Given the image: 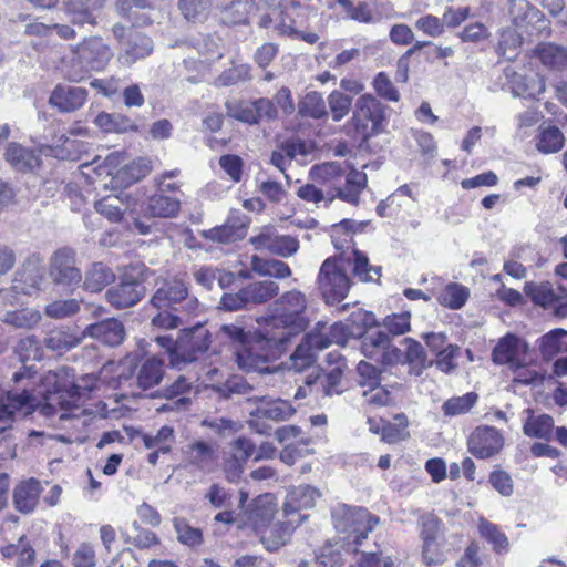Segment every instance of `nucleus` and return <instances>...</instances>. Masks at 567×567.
Masks as SVG:
<instances>
[{
	"instance_id": "obj_48",
	"label": "nucleus",
	"mask_w": 567,
	"mask_h": 567,
	"mask_svg": "<svg viewBox=\"0 0 567 567\" xmlns=\"http://www.w3.org/2000/svg\"><path fill=\"white\" fill-rule=\"evenodd\" d=\"M95 124L107 133H125L128 131H136V124L118 113H105L102 112L95 117Z\"/></svg>"
},
{
	"instance_id": "obj_15",
	"label": "nucleus",
	"mask_w": 567,
	"mask_h": 567,
	"mask_svg": "<svg viewBox=\"0 0 567 567\" xmlns=\"http://www.w3.org/2000/svg\"><path fill=\"white\" fill-rule=\"evenodd\" d=\"M468 451L478 458H489L501 452L504 446V437L493 426L482 425L476 427L467 441Z\"/></svg>"
},
{
	"instance_id": "obj_36",
	"label": "nucleus",
	"mask_w": 567,
	"mask_h": 567,
	"mask_svg": "<svg viewBox=\"0 0 567 567\" xmlns=\"http://www.w3.org/2000/svg\"><path fill=\"white\" fill-rule=\"evenodd\" d=\"M114 280L115 274L110 267L103 262H94L85 272L83 289L89 292H101Z\"/></svg>"
},
{
	"instance_id": "obj_58",
	"label": "nucleus",
	"mask_w": 567,
	"mask_h": 567,
	"mask_svg": "<svg viewBox=\"0 0 567 567\" xmlns=\"http://www.w3.org/2000/svg\"><path fill=\"white\" fill-rule=\"evenodd\" d=\"M14 352L23 363L40 361L43 357L40 341L35 336H27L20 339L14 348Z\"/></svg>"
},
{
	"instance_id": "obj_16",
	"label": "nucleus",
	"mask_w": 567,
	"mask_h": 567,
	"mask_svg": "<svg viewBox=\"0 0 567 567\" xmlns=\"http://www.w3.org/2000/svg\"><path fill=\"white\" fill-rule=\"evenodd\" d=\"M507 9L512 23L516 29L533 34L544 28V14L527 0H508Z\"/></svg>"
},
{
	"instance_id": "obj_10",
	"label": "nucleus",
	"mask_w": 567,
	"mask_h": 567,
	"mask_svg": "<svg viewBox=\"0 0 567 567\" xmlns=\"http://www.w3.org/2000/svg\"><path fill=\"white\" fill-rule=\"evenodd\" d=\"M524 291L534 303L550 309L555 317L567 318V289L564 286L554 288L548 281L526 282Z\"/></svg>"
},
{
	"instance_id": "obj_6",
	"label": "nucleus",
	"mask_w": 567,
	"mask_h": 567,
	"mask_svg": "<svg viewBox=\"0 0 567 567\" xmlns=\"http://www.w3.org/2000/svg\"><path fill=\"white\" fill-rule=\"evenodd\" d=\"M317 286L323 300L329 305L340 303L346 299L351 288V280L341 258L329 257L322 262Z\"/></svg>"
},
{
	"instance_id": "obj_21",
	"label": "nucleus",
	"mask_w": 567,
	"mask_h": 567,
	"mask_svg": "<svg viewBox=\"0 0 567 567\" xmlns=\"http://www.w3.org/2000/svg\"><path fill=\"white\" fill-rule=\"evenodd\" d=\"M308 515H298V518H286L278 520L268 527L261 529L259 535L260 542L268 551H276L282 547L289 539L291 533L307 519Z\"/></svg>"
},
{
	"instance_id": "obj_52",
	"label": "nucleus",
	"mask_w": 567,
	"mask_h": 567,
	"mask_svg": "<svg viewBox=\"0 0 567 567\" xmlns=\"http://www.w3.org/2000/svg\"><path fill=\"white\" fill-rule=\"evenodd\" d=\"M478 532L480 535L493 546L495 553L502 554L508 551V538L501 532L497 525L482 518L478 524Z\"/></svg>"
},
{
	"instance_id": "obj_53",
	"label": "nucleus",
	"mask_w": 567,
	"mask_h": 567,
	"mask_svg": "<svg viewBox=\"0 0 567 567\" xmlns=\"http://www.w3.org/2000/svg\"><path fill=\"white\" fill-rule=\"evenodd\" d=\"M251 9L250 0H233L230 4L221 9L220 19L225 24L245 23Z\"/></svg>"
},
{
	"instance_id": "obj_38",
	"label": "nucleus",
	"mask_w": 567,
	"mask_h": 567,
	"mask_svg": "<svg viewBox=\"0 0 567 567\" xmlns=\"http://www.w3.org/2000/svg\"><path fill=\"white\" fill-rule=\"evenodd\" d=\"M81 340V338L76 337L69 329L56 328L47 333L43 343L48 350L62 354L78 347Z\"/></svg>"
},
{
	"instance_id": "obj_2",
	"label": "nucleus",
	"mask_w": 567,
	"mask_h": 567,
	"mask_svg": "<svg viewBox=\"0 0 567 567\" xmlns=\"http://www.w3.org/2000/svg\"><path fill=\"white\" fill-rule=\"evenodd\" d=\"M152 271L143 264L131 265L120 276L118 282L105 292L107 302L116 309L137 305L146 296L144 282Z\"/></svg>"
},
{
	"instance_id": "obj_32",
	"label": "nucleus",
	"mask_w": 567,
	"mask_h": 567,
	"mask_svg": "<svg viewBox=\"0 0 567 567\" xmlns=\"http://www.w3.org/2000/svg\"><path fill=\"white\" fill-rule=\"evenodd\" d=\"M179 209V199L163 193L148 197L145 206L142 208L145 217L153 218H175Z\"/></svg>"
},
{
	"instance_id": "obj_49",
	"label": "nucleus",
	"mask_w": 567,
	"mask_h": 567,
	"mask_svg": "<svg viewBox=\"0 0 567 567\" xmlns=\"http://www.w3.org/2000/svg\"><path fill=\"white\" fill-rule=\"evenodd\" d=\"M352 264V272L360 281L374 282L380 279L382 267L372 266L364 252L354 249Z\"/></svg>"
},
{
	"instance_id": "obj_40",
	"label": "nucleus",
	"mask_w": 567,
	"mask_h": 567,
	"mask_svg": "<svg viewBox=\"0 0 567 567\" xmlns=\"http://www.w3.org/2000/svg\"><path fill=\"white\" fill-rule=\"evenodd\" d=\"M404 343L406 346L404 363L409 364L411 374L419 377L426 368L431 367L433 362L427 360L424 348L420 342L406 338L404 339Z\"/></svg>"
},
{
	"instance_id": "obj_4",
	"label": "nucleus",
	"mask_w": 567,
	"mask_h": 567,
	"mask_svg": "<svg viewBox=\"0 0 567 567\" xmlns=\"http://www.w3.org/2000/svg\"><path fill=\"white\" fill-rule=\"evenodd\" d=\"M71 371L70 368H63L54 373L53 390H49L43 398L44 402L40 406L41 415L51 417L55 415L58 408L63 411L78 408L83 392H89V389H81L73 381V375H70Z\"/></svg>"
},
{
	"instance_id": "obj_63",
	"label": "nucleus",
	"mask_w": 567,
	"mask_h": 567,
	"mask_svg": "<svg viewBox=\"0 0 567 567\" xmlns=\"http://www.w3.org/2000/svg\"><path fill=\"white\" fill-rule=\"evenodd\" d=\"M250 68L246 64L234 65L225 70L215 80V85L218 87L235 85L250 79Z\"/></svg>"
},
{
	"instance_id": "obj_34",
	"label": "nucleus",
	"mask_w": 567,
	"mask_h": 567,
	"mask_svg": "<svg viewBox=\"0 0 567 567\" xmlns=\"http://www.w3.org/2000/svg\"><path fill=\"white\" fill-rule=\"evenodd\" d=\"M235 361L238 368L245 372L271 373L275 371V368L265 364L250 341L235 350Z\"/></svg>"
},
{
	"instance_id": "obj_24",
	"label": "nucleus",
	"mask_w": 567,
	"mask_h": 567,
	"mask_svg": "<svg viewBox=\"0 0 567 567\" xmlns=\"http://www.w3.org/2000/svg\"><path fill=\"white\" fill-rule=\"evenodd\" d=\"M83 337L96 339L109 347L120 346L125 339V328L122 321L109 318L92 324L83 330Z\"/></svg>"
},
{
	"instance_id": "obj_39",
	"label": "nucleus",
	"mask_w": 567,
	"mask_h": 567,
	"mask_svg": "<svg viewBox=\"0 0 567 567\" xmlns=\"http://www.w3.org/2000/svg\"><path fill=\"white\" fill-rule=\"evenodd\" d=\"M177 8L187 22L204 23L210 14L213 0H178Z\"/></svg>"
},
{
	"instance_id": "obj_43",
	"label": "nucleus",
	"mask_w": 567,
	"mask_h": 567,
	"mask_svg": "<svg viewBox=\"0 0 567 567\" xmlns=\"http://www.w3.org/2000/svg\"><path fill=\"white\" fill-rule=\"evenodd\" d=\"M298 114L301 117L322 120L328 117V109L321 93L308 92L298 103Z\"/></svg>"
},
{
	"instance_id": "obj_35",
	"label": "nucleus",
	"mask_w": 567,
	"mask_h": 567,
	"mask_svg": "<svg viewBox=\"0 0 567 567\" xmlns=\"http://www.w3.org/2000/svg\"><path fill=\"white\" fill-rule=\"evenodd\" d=\"M94 207L99 214L105 216L112 223H118L125 210L133 213L131 197L124 193L121 196H106L97 200Z\"/></svg>"
},
{
	"instance_id": "obj_37",
	"label": "nucleus",
	"mask_w": 567,
	"mask_h": 567,
	"mask_svg": "<svg viewBox=\"0 0 567 567\" xmlns=\"http://www.w3.org/2000/svg\"><path fill=\"white\" fill-rule=\"evenodd\" d=\"M546 90L545 80L542 76H524L513 73L512 92L515 96L538 99Z\"/></svg>"
},
{
	"instance_id": "obj_56",
	"label": "nucleus",
	"mask_w": 567,
	"mask_h": 567,
	"mask_svg": "<svg viewBox=\"0 0 567 567\" xmlns=\"http://www.w3.org/2000/svg\"><path fill=\"white\" fill-rule=\"evenodd\" d=\"M468 298V290L460 284H450L439 295L437 301L451 309L462 308Z\"/></svg>"
},
{
	"instance_id": "obj_19",
	"label": "nucleus",
	"mask_w": 567,
	"mask_h": 567,
	"mask_svg": "<svg viewBox=\"0 0 567 567\" xmlns=\"http://www.w3.org/2000/svg\"><path fill=\"white\" fill-rule=\"evenodd\" d=\"M293 337L295 336L282 329L251 338L250 342L254 344L255 351H257L265 361V364H269V362L276 361L287 351Z\"/></svg>"
},
{
	"instance_id": "obj_62",
	"label": "nucleus",
	"mask_w": 567,
	"mask_h": 567,
	"mask_svg": "<svg viewBox=\"0 0 567 567\" xmlns=\"http://www.w3.org/2000/svg\"><path fill=\"white\" fill-rule=\"evenodd\" d=\"M280 148L292 162L297 157H306L313 151V143L299 136H291L280 143Z\"/></svg>"
},
{
	"instance_id": "obj_61",
	"label": "nucleus",
	"mask_w": 567,
	"mask_h": 567,
	"mask_svg": "<svg viewBox=\"0 0 567 567\" xmlns=\"http://www.w3.org/2000/svg\"><path fill=\"white\" fill-rule=\"evenodd\" d=\"M519 29H504L501 32L498 41V50L503 56L507 60H513L516 56V49L520 47L523 42L522 35L518 33Z\"/></svg>"
},
{
	"instance_id": "obj_14",
	"label": "nucleus",
	"mask_w": 567,
	"mask_h": 567,
	"mask_svg": "<svg viewBox=\"0 0 567 567\" xmlns=\"http://www.w3.org/2000/svg\"><path fill=\"white\" fill-rule=\"evenodd\" d=\"M528 343L514 334L502 338L492 352L496 364H508L513 371L525 367V357L528 352Z\"/></svg>"
},
{
	"instance_id": "obj_12",
	"label": "nucleus",
	"mask_w": 567,
	"mask_h": 567,
	"mask_svg": "<svg viewBox=\"0 0 567 567\" xmlns=\"http://www.w3.org/2000/svg\"><path fill=\"white\" fill-rule=\"evenodd\" d=\"M49 276L56 285L71 289L80 286L82 272L76 267L75 251L68 247L58 249L50 258Z\"/></svg>"
},
{
	"instance_id": "obj_59",
	"label": "nucleus",
	"mask_w": 567,
	"mask_h": 567,
	"mask_svg": "<svg viewBox=\"0 0 567 567\" xmlns=\"http://www.w3.org/2000/svg\"><path fill=\"white\" fill-rule=\"evenodd\" d=\"M291 368L296 371H303L316 362V352L303 337L290 355Z\"/></svg>"
},
{
	"instance_id": "obj_20",
	"label": "nucleus",
	"mask_w": 567,
	"mask_h": 567,
	"mask_svg": "<svg viewBox=\"0 0 567 567\" xmlns=\"http://www.w3.org/2000/svg\"><path fill=\"white\" fill-rule=\"evenodd\" d=\"M320 497L321 493L315 486L305 484L290 487L282 505L285 518H298L301 509L315 507Z\"/></svg>"
},
{
	"instance_id": "obj_3",
	"label": "nucleus",
	"mask_w": 567,
	"mask_h": 567,
	"mask_svg": "<svg viewBox=\"0 0 567 567\" xmlns=\"http://www.w3.org/2000/svg\"><path fill=\"white\" fill-rule=\"evenodd\" d=\"M331 516L337 532L346 534L355 545H361L380 523V518L367 508L343 503L332 508Z\"/></svg>"
},
{
	"instance_id": "obj_41",
	"label": "nucleus",
	"mask_w": 567,
	"mask_h": 567,
	"mask_svg": "<svg viewBox=\"0 0 567 567\" xmlns=\"http://www.w3.org/2000/svg\"><path fill=\"white\" fill-rule=\"evenodd\" d=\"M567 330L555 328L538 339V348L544 359L551 360L567 348Z\"/></svg>"
},
{
	"instance_id": "obj_27",
	"label": "nucleus",
	"mask_w": 567,
	"mask_h": 567,
	"mask_svg": "<svg viewBox=\"0 0 567 567\" xmlns=\"http://www.w3.org/2000/svg\"><path fill=\"white\" fill-rule=\"evenodd\" d=\"M153 49L154 44L150 37L134 31L128 34L127 40L123 43L118 60L122 64L131 65L137 60L148 56Z\"/></svg>"
},
{
	"instance_id": "obj_25",
	"label": "nucleus",
	"mask_w": 567,
	"mask_h": 567,
	"mask_svg": "<svg viewBox=\"0 0 567 567\" xmlns=\"http://www.w3.org/2000/svg\"><path fill=\"white\" fill-rule=\"evenodd\" d=\"M343 372L339 367L328 372L311 373L305 378V383L316 390V398H330L343 392L342 386Z\"/></svg>"
},
{
	"instance_id": "obj_23",
	"label": "nucleus",
	"mask_w": 567,
	"mask_h": 567,
	"mask_svg": "<svg viewBox=\"0 0 567 567\" xmlns=\"http://www.w3.org/2000/svg\"><path fill=\"white\" fill-rule=\"evenodd\" d=\"M248 401H252L257 404L250 412V415L257 419H268L279 422L288 420L296 412L290 402L281 399H274L268 395L250 396L248 398Z\"/></svg>"
},
{
	"instance_id": "obj_42",
	"label": "nucleus",
	"mask_w": 567,
	"mask_h": 567,
	"mask_svg": "<svg viewBox=\"0 0 567 567\" xmlns=\"http://www.w3.org/2000/svg\"><path fill=\"white\" fill-rule=\"evenodd\" d=\"M250 266L259 276L285 279L291 276L290 267L279 259H265L257 255L251 256Z\"/></svg>"
},
{
	"instance_id": "obj_5",
	"label": "nucleus",
	"mask_w": 567,
	"mask_h": 567,
	"mask_svg": "<svg viewBox=\"0 0 567 567\" xmlns=\"http://www.w3.org/2000/svg\"><path fill=\"white\" fill-rule=\"evenodd\" d=\"M274 320L276 326L292 336H297L306 330L308 319L305 316L307 309V297L297 289H292L282 293L275 300Z\"/></svg>"
},
{
	"instance_id": "obj_50",
	"label": "nucleus",
	"mask_w": 567,
	"mask_h": 567,
	"mask_svg": "<svg viewBox=\"0 0 567 567\" xmlns=\"http://www.w3.org/2000/svg\"><path fill=\"white\" fill-rule=\"evenodd\" d=\"M478 395L475 392H467L461 396L447 399L441 406L444 416L456 417L467 414L477 403Z\"/></svg>"
},
{
	"instance_id": "obj_26",
	"label": "nucleus",
	"mask_w": 567,
	"mask_h": 567,
	"mask_svg": "<svg viewBox=\"0 0 567 567\" xmlns=\"http://www.w3.org/2000/svg\"><path fill=\"white\" fill-rule=\"evenodd\" d=\"M86 99V89L59 84L52 91L49 103L61 112L70 113L81 109Z\"/></svg>"
},
{
	"instance_id": "obj_17",
	"label": "nucleus",
	"mask_w": 567,
	"mask_h": 567,
	"mask_svg": "<svg viewBox=\"0 0 567 567\" xmlns=\"http://www.w3.org/2000/svg\"><path fill=\"white\" fill-rule=\"evenodd\" d=\"M188 288L177 278L156 280V290L150 303L156 309L176 310V306L187 300Z\"/></svg>"
},
{
	"instance_id": "obj_57",
	"label": "nucleus",
	"mask_w": 567,
	"mask_h": 567,
	"mask_svg": "<svg viewBox=\"0 0 567 567\" xmlns=\"http://www.w3.org/2000/svg\"><path fill=\"white\" fill-rule=\"evenodd\" d=\"M173 526L178 542L183 545L196 547L203 544L202 529L190 526L184 518H175Z\"/></svg>"
},
{
	"instance_id": "obj_54",
	"label": "nucleus",
	"mask_w": 567,
	"mask_h": 567,
	"mask_svg": "<svg viewBox=\"0 0 567 567\" xmlns=\"http://www.w3.org/2000/svg\"><path fill=\"white\" fill-rule=\"evenodd\" d=\"M218 333L220 338L229 341L234 346L235 350L243 347L251 339L250 331L246 330L243 320L221 324Z\"/></svg>"
},
{
	"instance_id": "obj_51",
	"label": "nucleus",
	"mask_w": 567,
	"mask_h": 567,
	"mask_svg": "<svg viewBox=\"0 0 567 567\" xmlns=\"http://www.w3.org/2000/svg\"><path fill=\"white\" fill-rule=\"evenodd\" d=\"M249 303L260 305L269 301L279 292V286L272 280L255 281L246 287Z\"/></svg>"
},
{
	"instance_id": "obj_30",
	"label": "nucleus",
	"mask_w": 567,
	"mask_h": 567,
	"mask_svg": "<svg viewBox=\"0 0 567 567\" xmlns=\"http://www.w3.org/2000/svg\"><path fill=\"white\" fill-rule=\"evenodd\" d=\"M164 375V361L156 357L146 358L136 367V385L143 391L151 390L163 381Z\"/></svg>"
},
{
	"instance_id": "obj_1",
	"label": "nucleus",
	"mask_w": 567,
	"mask_h": 567,
	"mask_svg": "<svg viewBox=\"0 0 567 567\" xmlns=\"http://www.w3.org/2000/svg\"><path fill=\"white\" fill-rule=\"evenodd\" d=\"M112 56L111 48L101 37H85L71 47V55L62 59L61 73L69 82L78 83L87 79L90 72L104 70Z\"/></svg>"
},
{
	"instance_id": "obj_28",
	"label": "nucleus",
	"mask_w": 567,
	"mask_h": 567,
	"mask_svg": "<svg viewBox=\"0 0 567 567\" xmlns=\"http://www.w3.org/2000/svg\"><path fill=\"white\" fill-rule=\"evenodd\" d=\"M183 454L188 464L206 473L213 471L217 460L214 446L202 440L189 443L183 450Z\"/></svg>"
},
{
	"instance_id": "obj_47",
	"label": "nucleus",
	"mask_w": 567,
	"mask_h": 567,
	"mask_svg": "<svg viewBox=\"0 0 567 567\" xmlns=\"http://www.w3.org/2000/svg\"><path fill=\"white\" fill-rule=\"evenodd\" d=\"M565 144L563 132L554 125L540 127L537 136L536 147L543 154H553L559 152Z\"/></svg>"
},
{
	"instance_id": "obj_22",
	"label": "nucleus",
	"mask_w": 567,
	"mask_h": 567,
	"mask_svg": "<svg viewBox=\"0 0 567 567\" xmlns=\"http://www.w3.org/2000/svg\"><path fill=\"white\" fill-rule=\"evenodd\" d=\"M116 12L135 27L152 24L157 11L150 0H115Z\"/></svg>"
},
{
	"instance_id": "obj_7",
	"label": "nucleus",
	"mask_w": 567,
	"mask_h": 567,
	"mask_svg": "<svg viewBox=\"0 0 567 567\" xmlns=\"http://www.w3.org/2000/svg\"><path fill=\"white\" fill-rule=\"evenodd\" d=\"M41 400L28 384L22 389H12L0 395V433L11 427L17 417H25L37 410L40 412Z\"/></svg>"
},
{
	"instance_id": "obj_9",
	"label": "nucleus",
	"mask_w": 567,
	"mask_h": 567,
	"mask_svg": "<svg viewBox=\"0 0 567 567\" xmlns=\"http://www.w3.org/2000/svg\"><path fill=\"white\" fill-rule=\"evenodd\" d=\"M212 344V333L204 324H195L182 329L177 337L176 355L178 358V370L186 364L198 361L207 353Z\"/></svg>"
},
{
	"instance_id": "obj_33",
	"label": "nucleus",
	"mask_w": 567,
	"mask_h": 567,
	"mask_svg": "<svg viewBox=\"0 0 567 567\" xmlns=\"http://www.w3.org/2000/svg\"><path fill=\"white\" fill-rule=\"evenodd\" d=\"M6 159L12 167L21 172H32L40 165V156L35 150L11 143L6 151Z\"/></svg>"
},
{
	"instance_id": "obj_46",
	"label": "nucleus",
	"mask_w": 567,
	"mask_h": 567,
	"mask_svg": "<svg viewBox=\"0 0 567 567\" xmlns=\"http://www.w3.org/2000/svg\"><path fill=\"white\" fill-rule=\"evenodd\" d=\"M529 416L526 419L523 432L529 437L548 439L554 429V419L548 414L534 415L533 410L527 409Z\"/></svg>"
},
{
	"instance_id": "obj_55",
	"label": "nucleus",
	"mask_w": 567,
	"mask_h": 567,
	"mask_svg": "<svg viewBox=\"0 0 567 567\" xmlns=\"http://www.w3.org/2000/svg\"><path fill=\"white\" fill-rule=\"evenodd\" d=\"M151 171V161L140 157L121 168L117 173V177L126 184H133L148 175Z\"/></svg>"
},
{
	"instance_id": "obj_29",
	"label": "nucleus",
	"mask_w": 567,
	"mask_h": 567,
	"mask_svg": "<svg viewBox=\"0 0 567 567\" xmlns=\"http://www.w3.org/2000/svg\"><path fill=\"white\" fill-rule=\"evenodd\" d=\"M42 493L40 481L28 478L20 482L13 489V504L18 512L22 514L32 513Z\"/></svg>"
},
{
	"instance_id": "obj_31",
	"label": "nucleus",
	"mask_w": 567,
	"mask_h": 567,
	"mask_svg": "<svg viewBox=\"0 0 567 567\" xmlns=\"http://www.w3.org/2000/svg\"><path fill=\"white\" fill-rule=\"evenodd\" d=\"M534 55L549 71L560 73L567 71L566 47L553 42H543L537 44L534 50Z\"/></svg>"
},
{
	"instance_id": "obj_18",
	"label": "nucleus",
	"mask_w": 567,
	"mask_h": 567,
	"mask_svg": "<svg viewBox=\"0 0 567 567\" xmlns=\"http://www.w3.org/2000/svg\"><path fill=\"white\" fill-rule=\"evenodd\" d=\"M104 0H62L64 13L69 22L79 31L97 25V12Z\"/></svg>"
},
{
	"instance_id": "obj_8",
	"label": "nucleus",
	"mask_w": 567,
	"mask_h": 567,
	"mask_svg": "<svg viewBox=\"0 0 567 567\" xmlns=\"http://www.w3.org/2000/svg\"><path fill=\"white\" fill-rule=\"evenodd\" d=\"M386 110L388 106L374 95L365 93L355 100L352 120L355 127L362 130V135L368 138L384 131Z\"/></svg>"
},
{
	"instance_id": "obj_11",
	"label": "nucleus",
	"mask_w": 567,
	"mask_h": 567,
	"mask_svg": "<svg viewBox=\"0 0 567 567\" xmlns=\"http://www.w3.org/2000/svg\"><path fill=\"white\" fill-rule=\"evenodd\" d=\"M373 317L359 309L350 315L349 320L351 323L357 324L355 336L361 338V352L368 359L379 361V358L388 347L389 336L381 330L365 331L364 328L371 324Z\"/></svg>"
},
{
	"instance_id": "obj_60",
	"label": "nucleus",
	"mask_w": 567,
	"mask_h": 567,
	"mask_svg": "<svg viewBox=\"0 0 567 567\" xmlns=\"http://www.w3.org/2000/svg\"><path fill=\"white\" fill-rule=\"evenodd\" d=\"M328 105L331 111L332 120L339 122L349 114L352 97L341 91L334 90L328 96Z\"/></svg>"
},
{
	"instance_id": "obj_44",
	"label": "nucleus",
	"mask_w": 567,
	"mask_h": 567,
	"mask_svg": "<svg viewBox=\"0 0 567 567\" xmlns=\"http://www.w3.org/2000/svg\"><path fill=\"white\" fill-rule=\"evenodd\" d=\"M4 558L16 559L14 567H30L34 563V549L29 540L22 536L16 544H10L1 549Z\"/></svg>"
},
{
	"instance_id": "obj_13",
	"label": "nucleus",
	"mask_w": 567,
	"mask_h": 567,
	"mask_svg": "<svg viewBox=\"0 0 567 567\" xmlns=\"http://www.w3.org/2000/svg\"><path fill=\"white\" fill-rule=\"evenodd\" d=\"M250 218L238 209H231L226 221L202 231V237L213 243L229 245L241 240L247 235Z\"/></svg>"
},
{
	"instance_id": "obj_45",
	"label": "nucleus",
	"mask_w": 567,
	"mask_h": 567,
	"mask_svg": "<svg viewBox=\"0 0 567 567\" xmlns=\"http://www.w3.org/2000/svg\"><path fill=\"white\" fill-rule=\"evenodd\" d=\"M0 320L18 329H32L39 324L41 313L31 308L7 310L1 315Z\"/></svg>"
},
{
	"instance_id": "obj_64",
	"label": "nucleus",
	"mask_w": 567,
	"mask_h": 567,
	"mask_svg": "<svg viewBox=\"0 0 567 567\" xmlns=\"http://www.w3.org/2000/svg\"><path fill=\"white\" fill-rule=\"evenodd\" d=\"M375 93L390 102H398L401 97L400 92L385 72H379L372 82Z\"/></svg>"
}]
</instances>
